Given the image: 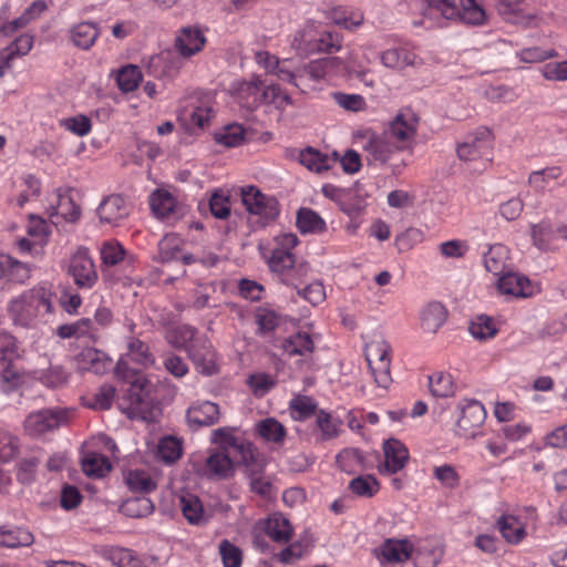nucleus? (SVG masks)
<instances>
[{"label":"nucleus","mask_w":567,"mask_h":567,"mask_svg":"<svg viewBox=\"0 0 567 567\" xmlns=\"http://www.w3.org/2000/svg\"><path fill=\"white\" fill-rule=\"evenodd\" d=\"M419 117L409 110H401L381 132L365 131L361 135L362 150L369 165H386L395 154L412 150L417 132Z\"/></svg>","instance_id":"nucleus-1"},{"label":"nucleus","mask_w":567,"mask_h":567,"mask_svg":"<svg viewBox=\"0 0 567 567\" xmlns=\"http://www.w3.org/2000/svg\"><path fill=\"white\" fill-rule=\"evenodd\" d=\"M56 293L49 281H40L8 302V313L14 326L38 329L47 324L55 312Z\"/></svg>","instance_id":"nucleus-2"},{"label":"nucleus","mask_w":567,"mask_h":567,"mask_svg":"<svg viewBox=\"0 0 567 567\" xmlns=\"http://www.w3.org/2000/svg\"><path fill=\"white\" fill-rule=\"evenodd\" d=\"M121 411L130 419H152V383L143 375L137 377L126 394L118 401Z\"/></svg>","instance_id":"nucleus-3"},{"label":"nucleus","mask_w":567,"mask_h":567,"mask_svg":"<svg viewBox=\"0 0 567 567\" xmlns=\"http://www.w3.org/2000/svg\"><path fill=\"white\" fill-rule=\"evenodd\" d=\"M430 8L437 10L447 20H460L468 25H482L486 13L480 0H460L458 9L455 0H425Z\"/></svg>","instance_id":"nucleus-4"},{"label":"nucleus","mask_w":567,"mask_h":567,"mask_svg":"<svg viewBox=\"0 0 567 567\" xmlns=\"http://www.w3.org/2000/svg\"><path fill=\"white\" fill-rule=\"evenodd\" d=\"M241 200L246 210L256 216L257 221L265 226L274 221L280 213L279 203L274 196L262 194L257 187L241 189Z\"/></svg>","instance_id":"nucleus-5"},{"label":"nucleus","mask_w":567,"mask_h":567,"mask_svg":"<svg viewBox=\"0 0 567 567\" xmlns=\"http://www.w3.org/2000/svg\"><path fill=\"white\" fill-rule=\"evenodd\" d=\"M69 411L64 409H42L30 413L23 423L24 431L32 437L41 436L68 423Z\"/></svg>","instance_id":"nucleus-6"},{"label":"nucleus","mask_w":567,"mask_h":567,"mask_svg":"<svg viewBox=\"0 0 567 567\" xmlns=\"http://www.w3.org/2000/svg\"><path fill=\"white\" fill-rule=\"evenodd\" d=\"M299 239L296 234L286 233L275 237V248L267 262L272 272L280 279L296 262V257L291 250L298 245Z\"/></svg>","instance_id":"nucleus-7"},{"label":"nucleus","mask_w":567,"mask_h":567,"mask_svg":"<svg viewBox=\"0 0 567 567\" xmlns=\"http://www.w3.org/2000/svg\"><path fill=\"white\" fill-rule=\"evenodd\" d=\"M68 274L80 289H91L97 281L94 261L86 248H79L70 258Z\"/></svg>","instance_id":"nucleus-8"},{"label":"nucleus","mask_w":567,"mask_h":567,"mask_svg":"<svg viewBox=\"0 0 567 567\" xmlns=\"http://www.w3.org/2000/svg\"><path fill=\"white\" fill-rule=\"evenodd\" d=\"M457 155L462 161H491L492 155V132L486 128H480L471 134L457 146Z\"/></svg>","instance_id":"nucleus-9"},{"label":"nucleus","mask_w":567,"mask_h":567,"mask_svg":"<svg viewBox=\"0 0 567 567\" xmlns=\"http://www.w3.org/2000/svg\"><path fill=\"white\" fill-rule=\"evenodd\" d=\"M458 408L461 414L456 421L457 433L464 437H472L485 422V408L476 400H465Z\"/></svg>","instance_id":"nucleus-10"},{"label":"nucleus","mask_w":567,"mask_h":567,"mask_svg":"<svg viewBox=\"0 0 567 567\" xmlns=\"http://www.w3.org/2000/svg\"><path fill=\"white\" fill-rule=\"evenodd\" d=\"M183 63V56L177 51L165 50L148 59L146 71L154 78L173 79L179 73Z\"/></svg>","instance_id":"nucleus-11"},{"label":"nucleus","mask_w":567,"mask_h":567,"mask_svg":"<svg viewBox=\"0 0 567 567\" xmlns=\"http://www.w3.org/2000/svg\"><path fill=\"white\" fill-rule=\"evenodd\" d=\"M130 213L131 204L120 194L105 196L96 208L100 223L111 226H118Z\"/></svg>","instance_id":"nucleus-12"},{"label":"nucleus","mask_w":567,"mask_h":567,"mask_svg":"<svg viewBox=\"0 0 567 567\" xmlns=\"http://www.w3.org/2000/svg\"><path fill=\"white\" fill-rule=\"evenodd\" d=\"M150 205L156 217L167 221L176 220L186 213L185 205L166 189L154 190L150 196Z\"/></svg>","instance_id":"nucleus-13"},{"label":"nucleus","mask_w":567,"mask_h":567,"mask_svg":"<svg viewBox=\"0 0 567 567\" xmlns=\"http://www.w3.org/2000/svg\"><path fill=\"white\" fill-rule=\"evenodd\" d=\"M210 441L219 446L218 451L220 452L229 453V450H234L240 456V460L251 457V447L254 445L246 439L236 436L234 427H219L214 430Z\"/></svg>","instance_id":"nucleus-14"},{"label":"nucleus","mask_w":567,"mask_h":567,"mask_svg":"<svg viewBox=\"0 0 567 567\" xmlns=\"http://www.w3.org/2000/svg\"><path fill=\"white\" fill-rule=\"evenodd\" d=\"M497 289L508 298H528L535 290L526 276L509 270L498 277Z\"/></svg>","instance_id":"nucleus-15"},{"label":"nucleus","mask_w":567,"mask_h":567,"mask_svg":"<svg viewBox=\"0 0 567 567\" xmlns=\"http://www.w3.org/2000/svg\"><path fill=\"white\" fill-rule=\"evenodd\" d=\"M260 76H254L250 81L241 82L237 87V100L247 110H255L266 104V89Z\"/></svg>","instance_id":"nucleus-16"},{"label":"nucleus","mask_w":567,"mask_h":567,"mask_svg":"<svg viewBox=\"0 0 567 567\" xmlns=\"http://www.w3.org/2000/svg\"><path fill=\"white\" fill-rule=\"evenodd\" d=\"M298 161L308 171L322 174L338 163V152L334 151L331 154H327L308 146L299 152Z\"/></svg>","instance_id":"nucleus-17"},{"label":"nucleus","mask_w":567,"mask_h":567,"mask_svg":"<svg viewBox=\"0 0 567 567\" xmlns=\"http://www.w3.org/2000/svg\"><path fill=\"white\" fill-rule=\"evenodd\" d=\"M187 353L199 373L213 375L217 372L216 352L206 338L197 343V347L190 346Z\"/></svg>","instance_id":"nucleus-18"},{"label":"nucleus","mask_w":567,"mask_h":567,"mask_svg":"<svg viewBox=\"0 0 567 567\" xmlns=\"http://www.w3.org/2000/svg\"><path fill=\"white\" fill-rule=\"evenodd\" d=\"M375 553L383 563H404L411 558L413 546L408 539L389 538L375 549Z\"/></svg>","instance_id":"nucleus-19"},{"label":"nucleus","mask_w":567,"mask_h":567,"mask_svg":"<svg viewBox=\"0 0 567 567\" xmlns=\"http://www.w3.org/2000/svg\"><path fill=\"white\" fill-rule=\"evenodd\" d=\"M234 462L229 453L214 450L205 460L203 474L209 478L225 480L233 475Z\"/></svg>","instance_id":"nucleus-20"},{"label":"nucleus","mask_w":567,"mask_h":567,"mask_svg":"<svg viewBox=\"0 0 567 567\" xmlns=\"http://www.w3.org/2000/svg\"><path fill=\"white\" fill-rule=\"evenodd\" d=\"M206 43L203 32L198 28L185 27L175 39L176 51L183 58H190L200 52Z\"/></svg>","instance_id":"nucleus-21"},{"label":"nucleus","mask_w":567,"mask_h":567,"mask_svg":"<svg viewBox=\"0 0 567 567\" xmlns=\"http://www.w3.org/2000/svg\"><path fill=\"white\" fill-rule=\"evenodd\" d=\"M55 334L61 339L87 338L93 343L97 342L100 338L99 330L90 318H81L74 322L60 324Z\"/></svg>","instance_id":"nucleus-22"},{"label":"nucleus","mask_w":567,"mask_h":567,"mask_svg":"<svg viewBox=\"0 0 567 567\" xmlns=\"http://www.w3.org/2000/svg\"><path fill=\"white\" fill-rule=\"evenodd\" d=\"M31 267L13 257L0 254V280L23 285L31 278Z\"/></svg>","instance_id":"nucleus-23"},{"label":"nucleus","mask_w":567,"mask_h":567,"mask_svg":"<svg viewBox=\"0 0 567 567\" xmlns=\"http://www.w3.org/2000/svg\"><path fill=\"white\" fill-rule=\"evenodd\" d=\"M97 553L101 557L117 567H147L144 560L128 548L103 546Z\"/></svg>","instance_id":"nucleus-24"},{"label":"nucleus","mask_w":567,"mask_h":567,"mask_svg":"<svg viewBox=\"0 0 567 567\" xmlns=\"http://www.w3.org/2000/svg\"><path fill=\"white\" fill-rule=\"evenodd\" d=\"M265 533L275 543L287 544L292 538L293 527L284 514L274 513L266 520Z\"/></svg>","instance_id":"nucleus-25"},{"label":"nucleus","mask_w":567,"mask_h":567,"mask_svg":"<svg viewBox=\"0 0 567 567\" xmlns=\"http://www.w3.org/2000/svg\"><path fill=\"white\" fill-rule=\"evenodd\" d=\"M383 450L386 472L395 474L405 466L409 460V451L403 443L395 439H389L384 442Z\"/></svg>","instance_id":"nucleus-26"},{"label":"nucleus","mask_w":567,"mask_h":567,"mask_svg":"<svg viewBox=\"0 0 567 567\" xmlns=\"http://www.w3.org/2000/svg\"><path fill=\"white\" fill-rule=\"evenodd\" d=\"M316 30L317 27L313 23H307L291 35L290 47L298 55L309 56L317 53Z\"/></svg>","instance_id":"nucleus-27"},{"label":"nucleus","mask_w":567,"mask_h":567,"mask_svg":"<svg viewBox=\"0 0 567 567\" xmlns=\"http://www.w3.org/2000/svg\"><path fill=\"white\" fill-rule=\"evenodd\" d=\"M219 406L216 403L205 401L193 405L187 410L186 419L194 426H209L219 420Z\"/></svg>","instance_id":"nucleus-28"},{"label":"nucleus","mask_w":567,"mask_h":567,"mask_svg":"<svg viewBox=\"0 0 567 567\" xmlns=\"http://www.w3.org/2000/svg\"><path fill=\"white\" fill-rule=\"evenodd\" d=\"M282 350L288 357H306L313 352L315 342L308 332L298 331L284 340Z\"/></svg>","instance_id":"nucleus-29"},{"label":"nucleus","mask_w":567,"mask_h":567,"mask_svg":"<svg viewBox=\"0 0 567 567\" xmlns=\"http://www.w3.org/2000/svg\"><path fill=\"white\" fill-rule=\"evenodd\" d=\"M99 37L100 29L93 22H80L70 29L72 43L81 50H89Z\"/></svg>","instance_id":"nucleus-30"},{"label":"nucleus","mask_w":567,"mask_h":567,"mask_svg":"<svg viewBox=\"0 0 567 567\" xmlns=\"http://www.w3.org/2000/svg\"><path fill=\"white\" fill-rule=\"evenodd\" d=\"M447 310L439 301L430 302L421 313V326L425 332L435 333L446 321Z\"/></svg>","instance_id":"nucleus-31"},{"label":"nucleus","mask_w":567,"mask_h":567,"mask_svg":"<svg viewBox=\"0 0 567 567\" xmlns=\"http://www.w3.org/2000/svg\"><path fill=\"white\" fill-rule=\"evenodd\" d=\"M496 525L504 539L509 544H518L526 536L525 525L514 515H502Z\"/></svg>","instance_id":"nucleus-32"},{"label":"nucleus","mask_w":567,"mask_h":567,"mask_svg":"<svg viewBox=\"0 0 567 567\" xmlns=\"http://www.w3.org/2000/svg\"><path fill=\"white\" fill-rule=\"evenodd\" d=\"M296 225L301 234L323 233L327 229L326 221L321 216L307 207L298 209Z\"/></svg>","instance_id":"nucleus-33"},{"label":"nucleus","mask_w":567,"mask_h":567,"mask_svg":"<svg viewBox=\"0 0 567 567\" xmlns=\"http://www.w3.org/2000/svg\"><path fill=\"white\" fill-rule=\"evenodd\" d=\"M256 432L269 443L282 445L287 435L285 426L275 417H266L256 423Z\"/></svg>","instance_id":"nucleus-34"},{"label":"nucleus","mask_w":567,"mask_h":567,"mask_svg":"<svg viewBox=\"0 0 567 567\" xmlns=\"http://www.w3.org/2000/svg\"><path fill=\"white\" fill-rule=\"evenodd\" d=\"M444 555L443 547L439 544L424 543L412 554L415 567H436Z\"/></svg>","instance_id":"nucleus-35"},{"label":"nucleus","mask_w":567,"mask_h":567,"mask_svg":"<svg viewBox=\"0 0 567 567\" xmlns=\"http://www.w3.org/2000/svg\"><path fill=\"white\" fill-rule=\"evenodd\" d=\"M127 352L125 358L135 362L136 364L147 368L155 363V357L150 350V347L142 340L135 337L126 339Z\"/></svg>","instance_id":"nucleus-36"},{"label":"nucleus","mask_w":567,"mask_h":567,"mask_svg":"<svg viewBox=\"0 0 567 567\" xmlns=\"http://www.w3.org/2000/svg\"><path fill=\"white\" fill-rule=\"evenodd\" d=\"M415 61L416 55L404 48L389 49L381 54L382 64L394 70H403L406 66L414 65Z\"/></svg>","instance_id":"nucleus-37"},{"label":"nucleus","mask_w":567,"mask_h":567,"mask_svg":"<svg viewBox=\"0 0 567 567\" xmlns=\"http://www.w3.org/2000/svg\"><path fill=\"white\" fill-rule=\"evenodd\" d=\"M81 465L84 474L92 477H103L112 468L110 460L105 455L96 452H87L83 456Z\"/></svg>","instance_id":"nucleus-38"},{"label":"nucleus","mask_w":567,"mask_h":567,"mask_svg":"<svg viewBox=\"0 0 567 567\" xmlns=\"http://www.w3.org/2000/svg\"><path fill=\"white\" fill-rule=\"evenodd\" d=\"M179 506L184 517L189 524L200 525L206 522L203 504L196 495L186 494L181 496Z\"/></svg>","instance_id":"nucleus-39"},{"label":"nucleus","mask_w":567,"mask_h":567,"mask_svg":"<svg viewBox=\"0 0 567 567\" xmlns=\"http://www.w3.org/2000/svg\"><path fill=\"white\" fill-rule=\"evenodd\" d=\"M484 265L487 271L494 276H502L506 272L507 249L503 245L492 246L484 255Z\"/></svg>","instance_id":"nucleus-40"},{"label":"nucleus","mask_w":567,"mask_h":567,"mask_svg":"<svg viewBox=\"0 0 567 567\" xmlns=\"http://www.w3.org/2000/svg\"><path fill=\"white\" fill-rule=\"evenodd\" d=\"M337 62L338 58H323L310 61L309 63L305 64L302 68H300L303 84L308 85L306 83L307 79L311 81L322 80L328 71L337 64Z\"/></svg>","instance_id":"nucleus-41"},{"label":"nucleus","mask_w":567,"mask_h":567,"mask_svg":"<svg viewBox=\"0 0 567 567\" xmlns=\"http://www.w3.org/2000/svg\"><path fill=\"white\" fill-rule=\"evenodd\" d=\"M125 483L135 493H150L157 487L156 482L143 470L128 471L125 475Z\"/></svg>","instance_id":"nucleus-42"},{"label":"nucleus","mask_w":567,"mask_h":567,"mask_svg":"<svg viewBox=\"0 0 567 567\" xmlns=\"http://www.w3.org/2000/svg\"><path fill=\"white\" fill-rule=\"evenodd\" d=\"M204 339V337L199 336L196 328L183 324L175 329L174 339L171 340V343L175 348L184 349L186 352H189L190 346L197 347V343Z\"/></svg>","instance_id":"nucleus-43"},{"label":"nucleus","mask_w":567,"mask_h":567,"mask_svg":"<svg viewBox=\"0 0 567 567\" xmlns=\"http://www.w3.org/2000/svg\"><path fill=\"white\" fill-rule=\"evenodd\" d=\"M0 540V546L16 548L20 546H30L34 538L30 532L22 528H1Z\"/></svg>","instance_id":"nucleus-44"},{"label":"nucleus","mask_w":567,"mask_h":567,"mask_svg":"<svg viewBox=\"0 0 567 567\" xmlns=\"http://www.w3.org/2000/svg\"><path fill=\"white\" fill-rule=\"evenodd\" d=\"M429 388L432 395L447 398L454 394L455 386L453 378L449 373L435 372L429 377Z\"/></svg>","instance_id":"nucleus-45"},{"label":"nucleus","mask_w":567,"mask_h":567,"mask_svg":"<svg viewBox=\"0 0 567 567\" xmlns=\"http://www.w3.org/2000/svg\"><path fill=\"white\" fill-rule=\"evenodd\" d=\"M115 392L112 384H102L95 393L85 399V405L93 410H109L112 406Z\"/></svg>","instance_id":"nucleus-46"},{"label":"nucleus","mask_w":567,"mask_h":567,"mask_svg":"<svg viewBox=\"0 0 567 567\" xmlns=\"http://www.w3.org/2000/svg\"><path fill=\"white\" fill-rule=\"evenodd\" d=\"M79 357L83 362L84 368L93 371L94 373H102L111 364V360L102 351L95 348L83 349Z\"/></svg>","instance_id":"nucleus-47"},{"label":"nucleus","mask_w":567,"mask_h":567,"mask_svg":"<svg viewBox=\"0 0 567 567\" xmlns=\"http://www.w3.org/2000/svg\"><path fill=\"white\" fill-rule=\"evenodd\" d=\"M154 504L148 497H132L125 501L121 509L122 512L133 518H141L151 515L154 512Z\"/></svg>","instance_id":"nucleus-48"},{"label":"nucleus","mask_w":567,"mask_h":567,"mask_svg":"<svg viewBox=\"0 0 567 567\" xmlns=\"http://www.w3.org/2000/svg\"><path fill=\"white\" fill-rule=\"evenodd\" d=\"M311 546L312 544L307 536L299 537L295 543L285 547L277 557L282 564H292L301 559L309 551Z\"/></svg>","instance_id":"nucleus-49"},{"label":"nucleus","mask_w":567,"mask_h":567,"mask_svg":"<svg viewBox=\"0 0 567 567\" xmlns=\"http://www.w3.org/2000/svg\"><path fill=\"white\" fill-rule=\"evenodd\" d=\"M143 80V74L136 65H125L117 73V85L121 91L128 93L137 89Z\"/></svg>","instance_id":"nucleus-50"},{"label":"nucleus","mask_w":567,"mask_h":567,"mask_svg":"<svg viewBox=\"0 0 567 567\" xmlns=\"http://www.w3.org/2000/svg\"><path fill=\"white\" fill-rule=\"evenodd\" d=\"M245 140V130L239 124H229L219 132L215 133L217 144L226 147L239 146Z\"/></svg>","instance_id":"nucleus-51"},{"label":"nucleus","mask_w":567,"mask_h":567,"mask_svg":"<svg viewBox=\"0 0 567 567\" xmlns=\"http://www.w3.org/2000/svg\"><path fill=\"white\" fill-rule=\"evenodd\" d=\"M530 236L533 244L540 250L549 249L554 238V229L549 221L542 220L530 226Z\"/></svg>","instance_id":"nucleus-52"},{"label":"nucleus","mask_w":567,"mask_h":567,"mask_svg":"<svg viewBox=\"0 0 567 567\" xmlns=\"http://www.w3.org/2000/svg\"><path fill=\"white\" fill-rule=\"evenodd\" d=\"M310 271V266L305 260H296L293 266L279 279L284 285L296 288L297 290L305 282Z\"/></svg>","instance_id":"nucleus-53"},{"label":"nucleus","mask_w":567,"mask_h":567,"mask_svg":"<svg viewBox=\"0 0 567 567\" xmlns=\"http://www.w3.org/2000/svg\"><path fill=\"white\" fill-rule=\"evenodd\" d=\"M349 488L358 496L372 497L378 493L380 485L372 475H362L351 480Z\"/></svg>","instance_id":"nucleus-54"},{"label":"nucleus","mask_w":567,"mask_h":567,"mask_svg":"<svg viewBox=\"0 0 567 567\" xmlns=\"http://www.w3.org/2000/svg\"><path fill=\"white\" fill-rule=\"evenodd\" d=\"M365 359L369 367L390 359L391 346L383 339L373 340L365 346Z\"/></svg>","instance_id":"nucleus-55"},{"label":"nucleus","mask_w":567,"mask_h":567,"mask_svg":"<svg viewBox=\"0 0 567 567\" xmlns=\"http://www.w3.org/2000/svg\"><path fill=\"white\" fill-rule=\"evenodd\" d=\"M563 171L559 166L546 167L534 171L528 176V184L537 192H545L546 184L550 179H557L561 176Z\"/></svg>","instance_id":"nucleus-56"},{"label":"nucleus","mask_w":567,"mask_h":567,"mask_svg":"<svg viewBox=\"0 0 567 567\" xmlns=\"http://www.w3.org/2000/svg\"><path fill=\"white\" fill-rule=\"evenodd\" d=\"M470 332L477 340H486L493 338L497 329L491 317L482 315L471 322Z\"/></svg>","instance_id":"nucleus-57"},{"label":"nucleus","mask_w":567,"mask_h":567,"mask_svg":"<svg viewBox=\"0 0 567 567\" xmlns=\"http://www.w3.org/2000/svg\"><path fill=\"white\" fill-rule=\"evenodd\" d=\"M0 372V390L4 393L16 391L24 381L22 373L12 363L2 364Z\"/></svg>","instance_id":"nucleus-58"},{"label":"nucleus","mask_w":567,"mask_h":567,"mask_svg":"<svg viewBox=\"0 0 567 567\" xmlns=\"http://www.w3.org/2000/svg\"><path fill=\"white\" fill-rule=\"evenodd\" d=\"M70 374L61 365H50L42 371L39 380L47 388L56 389L68 383Z\"/></svg>","instance_id":"nucleus-59"},{"label":"nucleus","mask_w":567,"mask_h":567,"mask_svg":"<svg viewBox=\"0 0 567 567\" xmlns=\"http://www.w3.org/2000/svg\"><path fill=\"white\" fill-rule=\"evenodd\" d=\"M255 320L258 326V332L266 334L276 330L280 324V316L271 309L258 308L255 315Z\"/></svg>","instance_id":"nucleus-60"},{"label":"nucleus","mask_w":567,"mask_h":567,"mask_svg":"<svg viewBox=\"0 0 567 567\" xmlns=\"http://www.w3.org/2000/svg\"><path fill=\"white\" fill-rule=\"evenodd\" d=\"M317 53H331L341 49L342 38L338 33L316 30Z\"/></svg>","instance_id":"nucleus-61"},{"label":"nucleus","mask_w":567,"mask_h":567,"mask_svg":"<svg viewBox=\"0 0 567 567\" xmlns=\"http://www.w3.org/2000/svg\"><path fill=\"white\" fill-rule=\"evenodd\" d=\"M289 406L293 417L299 421L317 414V403L309 396H297L290 401Z\"/></svg>","instance_id":"nucleus-62"},{"label":"nucleus","mask_w":567,"mask_h":567,"mask_svg":"<svg viewBox=\"0 0 567 567\" xmlns=\"http://www.w3.org/2000/svg\"><path fill=\"white\" fill-rule=\"evenodd\" d=\"M158 456L165 463H174L182 456V445L172 436L164 437L158 443Z\"/></svg>","instance_id":"nucleus-63"},{"label":"nucleus","mask_w":567,"mask_h":567,"mask_svg":"<svg viewBox=\"0 0 567 567\" xmlns=\"http://www.w3.org/2000/svg\"><path fill=\"white\" fill-rule=\"evenodd\" d=\"M219 553L223 559L224 567H240L243 561L241 550L231 544L229 540L224 539L219 544Z\"/></svg>","instance_id":"nucleus-64"}]
</instances>
